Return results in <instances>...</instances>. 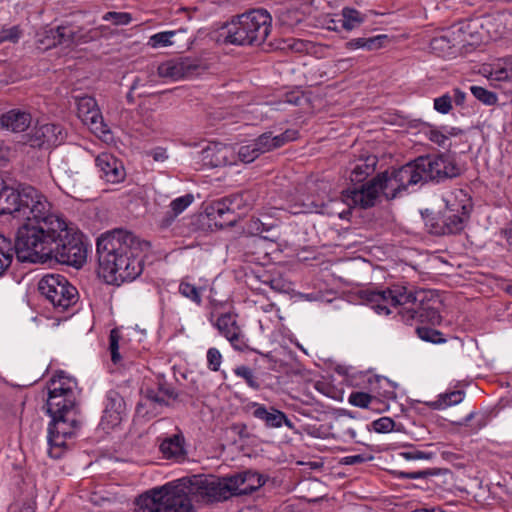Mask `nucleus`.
<instances>
[{"mask_svg": "<svg viewBox=\"0 0 512 512\" xmlns=\"http://www.w3.org/2000/svg\"><path fill=\"white\" fill-rule=\"evenodd\" d=\"M31 122V114L20 109L9 110L0 117V126L15 133L25 131Z\"/></svg>", "mask_w": 512, "mask_h": 512, "instance_id": "4be33fe9", "label": "nucleus"}, {"mask_svg": "<svg viewBox=\"0 0 512 512\" xmlns=\"http://www.w3.org/2000/svg\"><path fill=\"white\" fill-rule=\"evenodd\" d=\"M237 155L238 159L245 164L252 163L260 157L253 140L245 145H241L237 150Z\"/></svg>", "mask_w": 512, "mask_h": 512, "instance_id": "c9c22d12", "label": "nucleus"}, {"mask_svg": "<svg viewBox=\"0 0 512 512\" xmlns=\"http://www.w3.org/2000/svg\"><path fill=\"white\" fill-rule=\"evenodd\" d=\"M426 227L431 234L440 236L445 235L448 223L444 216L437 215L426 219Z\"/></svg>", "mask_w": 512, "mask_h": 512, "instance_id": "58836bf2", "label": "nucleus"}, {"mask_svg": "<svg viewBox=\"0 0 512 512\" xmlns=\"http://www.w3.org/2000/svg\"><path fill=\"white\" fill-rule=\"evenodd\" d=\"M215 326L235 350L244 351L248 348L245 335L237 323L236 315L225 313L218 317Z\"/></svg>", "mask_w": 512, "mask_h": 512, "instance_id": "2eb2a0df", "label": "nucleus"}, {"mask_svg": "<svg viewBox=\"0 0 512 512\" xmlns=\"http://www.w3.org/2000/svg\"><path fill=\"white\" fill-rule=\"evenodd\" d=\"M225 481L229 488V497L243 495L241 490L245 482V471L226 477Z\"/></svg>", "mask_w": 512, "mask_h": 512, "instance_id": "e433bc0d", "label": "nucleus"}, {"mask_svg": "<svg viewBox=\"0 0 512 512\" xmlns=\"http://www.w3.org/2000/svg\"><path fill=\"white\" fill-rule=\"evenodd\" d=\"M298 131L293 129H287L285 132L279 135H273L272 132H265L253 139L259 155L276 150L286 143L297 139Z\"/></svg>", "mask_w": 512, "mask_h": 512, "instance_id": "a211bd4d", "label": "nucleus"}, {"mask_svg": "<svg viewBox=\"0 0 512 512\" xmlns=\"http://www.w3.org/2000/svg\"><path fill=\"white\" fill-rule=\"evenodd\" d=\"M184 438L182 434H175L162 441L160 444V451L163 456L167 459L170 458H181L185 454L184 450Z\"/></svg>", "mask_w": 512, "mask_h": 512, "instance_id": "a878e982", "label": "nucleus"}, {"mask_svg": "<svg viewBox=\"0 0 512 512\" xmlns=\"http://www.w3.org/2000/svg\"><path fill=\"white\" fill-rule=\"evenodd\" d=\"M56 39L55 28H44L42 31L37 33L38 47L43 50H48L58 46Z\"/></svg>", "mask_w": 512, "mask_h": 512, "instance_id": "2f4dec72", "label": "nucleus"}, {"mask_svg": "<svg viewBox=\"0 0 512 512\" xmlns=\"http://www.w3.org/2000/svg\"><path fill=\"white\" fill-rule=\"evenodd\" d=\"M119 334L115 329L111 330L109 335V349L111 352V360L114 364H117L120 361L119 354Z\"/></svg>", "mask_w": 512, "mask_h": 512, "instance_id": "de8ad7c7", "label": "nucleus"}, {"mask_svg": "<svg viewBox=\"0 0 512 512\" xmlns=\"http://www.w3.org/2000/svg\"><path fill=\"white\" fill-rule=\"evenodd\" d=\"M197 493L207 501H222L229 497L225 478L207 477L196 482Z\"/></svg>", "mask_w": 512, "mask_h": 512, "instance_id": "f3484780", "label": "nucleus"}, {"mask_svg": "<svg viewBox=\"0 0 512 512\" xmlns=\"http://www.w3.org/2000/svg\"><path fill=\"white\" fill-rule=\"evenodd\" d=\"M345 47L349 50L366 49V37L351 39L345 43Z\"/></svg>", "mask_w": 512, "mask_h": 512, "instance_id": "bf43d9fd", "label": "nucleus"}, {"mask_svg": "<svg viewBox=\"0 0 512 512\" xmlns=\"http://www.w3.org/2000/svg\"><path fill=\"white\" fill-rule=\"evenodd\" d=\"M0 182V215L10 214L22 225L17 230L20 253L26 251L39 237L49 234L52 227L59 228L64 216L54 208L48 198L30 185L2 187Z\"/></svg>", "mask_w": 512, "mask_h": 512, "instance_id": "f257e3e1", "label": "nucleus"}, {"mask_svg": "<svg viewBox=\"0 0 512 512\" xmlns=\"http://www.w3.org/2000/svg\"><path fill=\"white\" fill-rule=\"evenodd\" d=\"M104 21H111L114 25H128L132 21V16L127 12L110 11L103 15Z\"/></svg>", "mask_w": 512, "mask_h": 512, "instance_id": "37998d69", "label": "nucleus"}, {"mask_svg": "<svg viewBox=\"0 0 512 512\" xmlns=\"http://www.w3.org/2000/svg\"><path fill=\"white\" fill-rule=\"evenodd\" d=\"M161 403L163 399L156 398L153 390H142V395L136 406V414L139 417L151 419L163 412Z\"/></svg>", "mask_w": 512, "mask_h": 512, "instance_id": "b1692460", "label": "nucleus"}, {"mask_svg": "<svg viewBox=\"0 0 512 512\" xmlns=\"http://www.w3.org/2000/svg\"><path fill=\"white\" fill-rule=\"evenodd\" d=\"M388 42V36L384 34L366 37V50L373 51L378 50L385 46Z\"/></svg>", "mask_w": 512, "mask_h": 512, "instance_id": "3c124183", "label": "nucleus"}, {"mask_svg": "<svg viewBox=\"0 0 512 512\" xmlns=\"http://www.w3.org/2000/svg\"><path fill=\"white\" fill-rule=\"evenodd\" d=\"M377 163L378 159L375 155L360 158L351 168V181L356 183L364 181L375 171Z\"/></svg>", "mask_w": 512, "mask_h": 512, "instance_id": "393cba45", "label": "nucleus"}, {"mask_svg": "<svg viewBox=\"0 0 512 512\" xmlns=\"http://www.w3.org/2000/svg\"><path fill=\"white\" fill-rule=\"evenodd\" d=\"M252 202L253 195L249 191L231 194L210 204L207 215L213 219L219 218L221 226L234 225L250 209Z\"/></svg>", "mask_w": 512, "mask_h": 512, "instance_id": "9b49d317", "label": "nucleus"}, {"mask_svg": "<svg viewBox=\"0 0 512 512\" xmlns=\"http://www.w3.org/2000/svg\"><path fill=\"white\" fill-rule=\"evenodd\" d=\"M272 17L265 9L234 16L218 32V41L236 46H260L271 32Z\"/></svg>", "mask_w": 512, "mask_h": 512, "instance_id": "423d86ee", "label": "nucleus"}, {"mask_svg": "<svg viewBox=\"0 0 512 512\" xmlns=\"http://www.w3.org/2000/svg\"><path fill=\"white\" fill-rule=\"evenodd\" d=\"M459 203L454 204V208L450 211L456 212V214L450 215V233H456L463 230L465 223L469 219V215L472 209L471 199L462 190H459Z\"/></svg>", "mask_w": 512, "mask_h": 512, "instance_id": "aec40b11", "label": "nucleus"}, {"mask_svg": "<svg viewBox=\"0 0 512 512\" xmlns=\"http://www.w3.org/2000/svg\"><path fill=\"white\" fill-rule=\"evenodd\" d=\"M47 388V412L52 418L48 428V454L58 459L66 440L74 437L82 424L76 382L60 372L49 380Z\"/></svg>", "mask_w": 512, "mask_h": 512, "instance_id": "f03ea898", "label": "nucleus"}, {"mask_svg": "<svg viewBox=\"0 0 512 512\" xmlns=\"http://www.w3.org/2000/svg\"><path fill=\"white\" fill-rule=\"evenodd\" d=\"M396 180V169L379 173L376 177L363 184L359 189L350 192V198L354 205L362 209H368L376 205L380 194L387 200H392L402 192H405L400 182Z\"/></svg>", "mask_w": 512, "mask_h": 512, "instance_id": "1a4fd4ad", "label": "nucleus"}, {"mask_svg": "<svg viewBox=\"0 0 512 512\" xmlns=\"http://www.w3.org/2000/svg\"><path fill=\"white\" fill-rule=\"evenodd\" d=\"M201 66L198 60L191 58H180L162 63L158 67V74L163 78L178 80L181 78L193 77L199 73Z\"/></svg>", "mask_w": 512, "mask_h": 512, "instance_id": "4468645a", "label": "nucleus"}, {"mask_svg": "<svg viewBox=\"0 0 512 512\" xmlns=\"http://www.w3.org/2000/svg\"><path fill=\"white\" fill-rule=\"evenodd\" d=\"M138 505L141 512H196L185 479L169 482L141 495Z\"/></svg>", "mask_w": 512, "mask_h": 512, "instance_id": "0eeeda50", "label": "nucleus"}, {"mask_svg": "<svg viewBox=\"0 0 512 512\" xmlns=\"http://www.w3.org/2000/svg\"><path fill=\"white\" fill-rule=\"evenodd\" d=\"M342 205V202L339 200H330L327 204L322 203L321 205H316L319 208L316 212L321 214H327L329 216L338 215L341 219H347L350 215V210H342L339 211L338 206Z\"/></svg>", "mask_w": 512, "mask_h": 512, "instance_id": "f704fd0d", "label": "nucleus"}, {"mask_svg": "<svg viewBox=\"0 0 512 512\" xmlns=\"http://www.w3.org/2000/svg\"><path fill=\"white\" fill-rule=\"evenodd\" d=\"M448 163L443 154L420 156L396 169V182L405 192H413L418 184L427 181H441L448 176Z\"/></svg>", "mask_w": 512, "mask_h": 512, "instance_id": "6e6552de", "label": "nucleus"}, {"mask_svg": "<svg viewBox=\"0 0 512 512\" xmlns=\"http://www.w3.org/2000/svg\"><path fill=\"white\" fill-rule=\"evenodd\" d=\"M59 222V228H50L49 235L45 233L39 237L21 253V257L31 263H45L54 259L62 265L81 268L86 262L87 247L65 217Z\"/></svg>", "mask_w": 512, "mask_h": 512, "instance_id": "39448f33", "label": "nucleus"}, {"mask_svg": "<svg viewBox=\"0 0 512 512\" xmlns=\"http://www.w3.org/2000/svg\"><path fill=\"white\" fill-rule=\"evenodd\" d=\"M125 412L123 397L116 390H109L105 395L104 410L100 421V427L108 431L118 426Z\"/></svg>", "mask_w": 512, "mask_h": 512, "instance_id": "ddd939ff", "label": "nucleus"}, {"mask_svg": "<svg viewBox=\"0 0 512 512\" xmlns=\"http://www.w3.org/2000/svg\"><path fill=\"white\" fill-rule=\"evenodd\" d=\"M208 368L212 371H218L222 363V355L217 348H209L207 351Z\"/></svg>", "mask_w": 512, "mask_h": 512, "instance_id": "8fccbe9b", "label": "nucleus"}, {"mask_svg": "<svg viewBox=\"0 0 512 512\" xmlns=\"http://www.w3.org/2000/svg\"><path fill=\"white\" fill-rule=\"evenodd\" d=\"M179 293L197 305L202 303L201 288H197L185 280H182L179 284Z\"/></svg>", "mask_w": 512, "mask_h": 512, "instance_id": "473e14b6", "label": "nucleus"}, {"mask_svg": "<svg viewBox=\"0 0 512 512\" xmlns=\"http://www.w3.org/2000/svg\"><path fill=\"white\" fill-rule=\"evenodd\" d=\"M142 242L132 232L115 229L97 240V256L103 278L120 285L138 278L143 271Z\"/></svg>", "mask_w": 512, "mask_h": 512, "instance_id": "7ed1b4c3", "label": "nucleus"}, {"mask_svg": "<svg viewBox=\"0 0 512 512\" xmlns=\"http://www.w3.org/2000/svg\"><path fill=\"white\" fill-rule=\"evenodd\" d=\"M103 28V26L92 29H84L83 27H81L80 45L87 44L100 39L102 36Z\"/></svg>", "mask_w": 512, "mask_h": 512, "instance_id": "49530a36", "label": "nucleus"}, {"mask_svg": "<svg viewBox=\"0 0 512 512\" xmlns=\"http://www.w3.org/2000/svg\"><path fill=\"white\" fill-rule=\"evenodd\" d=\"M376 398L368 393L356 391L349 395V403L360 408H368L372 401Z\"/></svg>", "mask_w": 512, "mask_h": 512, "instance_id": "79ce46f5", "label": "nucleus"}, {"mask_svg": "<svg viewBox=\"0 0 512 512\" xmlns=\"http://www.w3.org/2000/svg\"><path fill=\"white\" fill-rule=\"evenodd\" d=\"M100 178L108 183L116 184L122 182L126 172L122 161L110 153H101L95 159Z\"/></svg>", "mask_w": 512, "mask_h": 512, "instance_id": "dca6fc26", "label": "nucleus"}, {"mask_svg": "<svg viewBox=\"0 0 512 512\" xmlns=\"http://www.w3.org/2000/svg\"><path fill=\"white\" fill-rule=\"evenodd\" d=\"M56 32V41L58 45H63L65 47H71V36L69 34V24L60 25L55 28Z\"/></svg>", "mask_w": 512, "mask_h": 512, "instance_id": "09e8293b", "label": "nucleus"}, {"mask_svg": "<svg viewBox=\"0 0 512 512\" xmlns=\"http://www.w3.org/2000/svg\"><path fill=\"white\" fill-rule=\"evenodd\" d=\"M427 135H428V138L432 142H434L440 146H442L445 143L446 138H447L442 132H440L436 129H430L429 132L427 133Z\"/></svg>", "mask_w": 512, "mask_h": 512, "instance_id": "052dcab7", "label": "nucleus"}, {"mask_svg": "<svg viewBox=\"0 0 512 512\" xmlns=\"http://www.w3.org/2000/svg\"><path fill=\"white\" fill-rule=\"evenodd\" d=\"M15 254L20 261L30 262V260L21 257L17 244V235L13 243L11 239L0 234V277L5 275L10 268Z\"/></svg>", "mask_w": 512, "mask_h": 512, "instance_id": "5701e85b", "label": "nucleus"}, {"mask_svg": "<svg viewBox=\"0 0 512 512\" xmlns=\"http://www.w3.org/2000/svg\"><path fill=\"white\" fill-rule=\"evenodd\" d=\"M416 333L418 337L426 342H431L434 344L445 343L446 339L440 331L430 328V327H418L416 329Z\"/></svg>", "mask_w": 512, "mask_h": 512, "instance_id": "4c0bfd02", "label": "nucleus"}, {"mask_svg": "<svg viewBox=\"0 0 512 512\" xmlns=\"http://www.w3.org/2000/svg\"><path fill=\"white\" fill-rule=\"evenodd\" d=\"M434 108L442 113L447 114L448 113V94H443L441 97L436 98L434 100Z\"/></svg>", "mask_w": 512, "mask_h": 512, "instance_id": "4d7b16f0", "label": "nucleus"}, {"mask_svg": "<svg viewBox=\"0 0 512 512\" xmlns=\"http://www.w3.org/2000/svg\"><path fill=\"white\" fill-rule=\"evenodd\" d=\"M491 81H512V56L495 63L490 72Z\"/></svg>", "mask_w": 512, "mask_h": 512, "instance_id": "cd10ccee", "label": "nucleus"}, {"mask_svg": "<svg viewBox=\"0 0 512 512\" xmlns=\"http://www.w3.org/2000/svg\"><path fill=\"white\" fill-rule=\"evenodd\" d=\"M359 297L378 314L389 315L390 307L399 308V315L407 323L417 320L438 325L442 319L435 306L438 301L431 290L394 284L385 290H362Z\"/></svg>", "mask_w": 512, "mask_h": 512, "instance_id": "20e7f679", "label": "nucleus"}, {"mask_svg": "<svg viewBox=\"0 0 512 512\" xmlns=\"http://www.w3.org/2000/svg\"><path fill=\"white\" fill-rule=\"evenodd\" d=\"M467 26L466 23H459V24H456V25H452L450 27V29H452V34H453V41H454V46L456 44H463L466 42V39L465 38H461L460 37V33H464V28Z\"/></svg>", "mask_w": 512, "mask_h": 512, "instance_id": "864d4df0", "label": "nucleus"}, {"mask_svg": "<svg viewBox=\"0 0 512 512\" xmlns=\"http://www.w3.org/2000/svg\"><path fill=\"white\" fill-rule=\"evenodd\" d=\"M466 99V93L460 91L459 89H454L453 101L457 106H464Z\"/></svg>", "mask_w": 512, "mask_h": 512, "instance_id": "774afa93", "label": "nucleus"}, {"mask_svg": "<svg viewBox=\"0 0 512 512\" xmlns=\"http://www.w3.org/2000/svg\"><path fill=\"white\" fill-rule=\"evenodd\" d=\"M473 409H466V414L464 417H457L450 411V425L461 426L464 425L468 420H470L474 415Z\"/></svg>", "mask_w": 512, "mask_h": 512, "instance_id": "6e6d98bb", "label": "nucleus"}, {"mask_svg": "<svg viewBox=\"0 0 512 512\" xmlns=\"http://www.w3.org/2000/svg\"><path fill=\"white\" fill-rule=\"evenodd\" d=\"M77 113L79 118L86 124H91L98 128V124L102 125L103 118L97 107L96 100L88 95L76 98Z\"/></svg>", "mask_w": 512, "mask_h": 512, "instance_id": "412c9836", "label": "nucleus"}, {"mask_svg": "<svg viewBox=\"0 0 512 512\" xmlns=\"http://www.w3.org/2000/svg\"><path fill=\"white\" fill-rule=\"evenodd\" d=\"M194 201V196L190 193L180 196L171 201L169 209L173 215L179 216L184 210H186Z\"/></svg>", "mask_w": 512, "mask_h": 512, "instance_id": "a19ab883", "label": "nucleus"}, {"mask_svg": "<svg viewBox=\"0 0 512 512\" xmlns=\"http://www.w3.org/2000/svg\"><path fill=\"white\" fill-rule=\"evenodd\" d=\"M250 230L256 234H262L264 231H268L269 228H267L260 220L257 219L251 222Z\"/></svg>", "mask_w": 512, "mask_h": 512, "instance_id": "338daca9", "label": "nucleus"}, {"mask_svg": "<svg viewBox=\"0 0 512 512\" xmlns=\"http://www.w3.org/2000/svg\"><path fill=\"white\" fill-rule=\"evenodd\" d=\"M264 483L265 480L263 479L262 475L257 472L246 470L245 482L241 492L243 495H249L262 487Z\"/></svg>", "mask_w": 512, "mask_h": 512, "instance_id": "7c9ffc66", "label": "nucleus"}, {"mask_svg": "<svg viewBox=\"0 0 512 512\" xmlns=\"http://www.w3.org/2000/svg\"><path fill=\"white\" fill-rule=\"evenodd\" d=\"M103 28V26L92 29H84L83 27H81L80 45L87 44L100 39L102 36Z\"/></svg>", "mask_w": 512, "mask_h": 512, "instance_id": "a18cd8bd", "label": "nucleus"}, {"mask_svg": "<svg viewBox=\"0 0 512 512\" xmlns=\"http://www.w3.org/2000/svg\"><path fill=\"white\" fill-rule=\"evenodd\" d=\"M430 47L432 51L440 56L445 52L446 48H448V41L445 37L433 38Z\"/></svg>", "mask_w": 512, "mask_h": 512, "instance_id": "603ef678", "label": "nucleus"}, {"mask_svg": "<svg viewBox=\"0 0 512 512\" xmlns=\"http://www.w3.org/2000/svg\"><path fill=\"white\" fill-rule=\"evenodd\" d=\"M145 390H153L156 398L164 400V403H161L163 409L170 407L179 396L175 387L164 379H159L155 387H147Z\"/></svg>", "mask_w": 512, "mask_h": 512, "instance_id": "bb28decb", "label": "nucleus"}, {"mask_svg": "<svg viewBox=\"0 0 512 512\" xmlns=\"http://www.w3.org/2000/svg\"><path fill=\"white\" fill-rule=\"evenodd\" d=\"M472 95L484 105L492 106L498 101L497 94L484 87L473 85L470 87Z\"/></svg>", "mask_w": 512, "mask_h": 512, "instance_id": "72a5a7b5", "label": "nucleus"}, {"mask_svg": "<svg viewBox=\"0 0 512 512\" xmlns=\"http://www.w3.org/2000/svg\"><path fill=\"white\" fill-rule=\"evenodd\" d=\"M234 373L237 377L242 378L251 389L256 391L261 389V381L250 367L245 365L237 366L234 369Z\"/></svg>", "mask_w": 512, "mask_h": 512, "instance_id": "c756f323", "label": "nucleus"}, {"mask_svg": "<svg viewBox=\"0 0 512 512\" xmlns=\"http://www.w3.org/2000/svg\"><path fill=\"white\" fill-rule=\"evenodd\" d=\"M254 408L252 415L265 423L268 428H280L283 424L288 428H293V423L289 420L286 414L274 407L267 408L263 404L256 402L251 403Z\"/></svg>", "mask_w": 512, "mask_h": 512, "instance_id": "6ab92c4d", "label": "nucleus"}, {"mask_svg": "<svg viewBox=\"0 0 512 512\" xmlns=\"http://www.w3.org/2000/svg\"><path fill=\"white\" fill-rule=\"evenodd\" d=\"M67 136L66 130L56 123H36L26 135V143L32 148L49 149L62 144Z\"/></svg>", "mask_w": 512, "mask_h": 512, "instance_id": "f8f14e48", "label": "nucleus"}, {"mask_svg": "<svg viewBox=\"0 0 512 512\" xmlns=\"http://www.w3.org/2000/svg\"><path fill=\"white\" fill-rule=\"evenodd\" d=\"M38 290L58 312H64L78 301L77 289L60 274H47L38 283Z\"/></svg>", "mask_w": 512, "mask_h": 512, "instance_id": "9d476101", "label": "nucleus"}, {"mask_svg": "<svg viewBox=\"0 0 512 512\" xmlns=\"http://www.w3.org/2000/svg\"><path fill=\"white\" fill-rule=\"evenodd\" d=\"M302 100H303V96H301L299 93L291 92V93H287L285 95V98H284L283 102L291 104V105L298 106V105L301 104Z\"/></svg>", "mask_w": 512, "mask_h": 512, "instance_id": "e2e57ef3", "label": "nucleus"}, {"mask_svg": "<svg viewBox=\"0 0 512 512\" xmlns=\"http://www.w3.org/2000/svg\"><path fill=\"white\" fill-rule=\"evenodd\" d=\"M1 34L5 41L16 42L19 39V31L16 27H13L9 30H4Z\"/></svg>", "mask_w": 512, "mask_h": 512, "instance_id": "69168bd1", "label": "nucleus"}, {"mask_svg": "<svg viewBox=\"0 0 512 512\" xmlns=\"http://www.w3.org/2000/svg\"><path fill=\"white\" fill-rule=\"evenodd\" d=\"M373 430L377 433H388L394 429L395 422L390 417H381L371 423Z\"/></svg>", "mask_w": 512, "mask_h": 512, "instance_id": "c03bdc74", "label": "nucleus"}, {"mask_svg": "<svg viewBox=\"0 0 512 512\" xmlns=\"http://www.w3.org/2000/svg\"><path fill=\"white\" fill-rule=\"evenodd\" d=\"M178 216L177 215H173L172 214V211L169 209L164 215L163 217L159 220L158 222V226L161 228V229H168L175 221V219L177 218Z\"/></svg>", "mask_w": 512, "mask_h": 512, "instance_id": "13d9d810", "label": "nucleus"}, {"mask_svg": "<svg viewBox=\"0 0 512 512\" xmlns=\"http://www.w3.org/2000/svg\"><path fill=\"white\" fill-rule=\"evenodd\" d=\"M176 31H163L152 35L149 38L148 45L153 48L166 47L173 44L172 38Z\"/></svg>", "mask_w": 512, "mask_h": 512, "instance_id": "ea45409f", "label": "nucleus"}, {"mask_svg": "<svg viewBox=\"0 0 512 512\" xmlns=\"http://www.w3.org/2000/svg\"><path fill=\"white\" fill-rule=\"evenodd\" d=\"M372 456H367L363 454H357V455H351L346 456L342 459V463L345 465H356L360 463L367 462L369 460H372Z\"/></svg>", "mask_w": 512, "mask_h": 512, "instance_id": "5fc2aeb1", "label": "nucleus"}, {"mask_svg": "<svg viewBox=\"0 0 512 512\" xmlns=\"http://www.w3.org/2000/svg\"><path fill=\"white\" fill-rule=\"evenodd\" d=\"M341 16L342 19L339 21L341 22L342 28L347 31H352L360 27L365 21V16L361 12L350 7H344Z\"/></svg>", "mask_w": 512, "mask_h": 512, "instance_id": "c85d7f7f", "label": "nucleus"}, {"mask_svg": "<svg viewBox=\"0 0 512 512\" xmlns=\"http://www.w3.org/2000/svg\"><path fill=\"white\" fill-rule=\"evenodd\" d=\"M465 392L463 390L450 391V407L463 402Z\"/></svg>", "mask_w": 512, "mask_h": 512, "instance_id": "0e129e2a", "label": "nucleus"}, {"mask_svg": "<svg viewBox=\"0 0 512 512\" xmlns=\"http://www.w3.org/2000/svg\"><path fill=\"white\" fill-rule=\"evenodd\" d=\"M69 34H72L71 47L80 45L81 27L69 24Z\"/></svg>", "mask_w": 512, "mask_h": 512, "instance_id": "680f3d73", "label": "nucleus"}]
</instances>
